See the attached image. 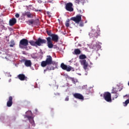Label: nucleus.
Masks as SVG:
<instances>
[{"mask_svg": "<svg viewBox=\"0 0 129 129\" xmlns=\"http://www.w3.org/2000/svg\"><path fill=\"white\" fill-rule=\"evenodd\" d=\"M76 1H77V3L78 4V5H80V3L82 2V0H76Z\"/></svg>", "mask_w": 129, "mask_h": 129, "instance_id": "nucleus-34", "label": "nucleus"}, {"mask_svg": "<svg viewBox=\"0 0 129 129\" xmlns=\"http://www.w3.org/2000/svg\"><path fill=\"white\" fill-rule=\"evenodd\" d=\"M123 98H124V99H129V95H125L123 96Z\"/></svg>", "mask_w": 129, "mask_h": 129, "instance_id": "nucleus-32", "label": "nucleus"}, {"mask_svg": "<svg viewBox=\"0 0 129 129\" xmlns=\"http://www.w3.org/2000/svg\"><path fill=\"white\" fill-rule=\"evenodd\" d=\"M16 18H19L20 17V14H16L15 15Z\"/></svg>", "mask_w": 129, "mask_h": 129, "instance_id": "nucleus-35", "label": "nucleus"}, {"mask_svg": "<svg viewBox=\"0 0 129 129\" xmlns=\"http://www.w3.org/2000/svg\"><path fill=\"white\" fill-rule=\"evenodd\" d=\"M29 45V41L27 39L23 38L20 41L19 47L21 49H25L28 50V46Z\"/></svg>", "mask_w": 129, "mask_h": 129, "instance_id": "nucleus-2", "label": "nucleus"}, {"mask_svg": "<svg viewBox=\"0 0 129 129\" xmlns=\"http://www.w3.org/2000/svg\"><path fill=\"white\" fill-rule=\"evenodd\" d=\"M101 96H102V95H101Z\"/></svg>", "mask_w": 129, "mask_h": 129, "instance_id": "nucleus-42", "label": "nucleus"}, {"mask_svg": "<svg viewBox=\"0 0 129 129\" xmlns=\"http://www.w3.org/2000/svg\"><path fill=\"white\" fill-rule=\"evenodd\" d=\"M46 33H47V35H48V36H50V37H51L52 36V35H53L54 34H52V33H51V31H46Z\"/></svg>", "mask_w": 129, "mask_h": 129, "instance_id": "nucleus-27", "label": "nucleus"}, {"mask_svg": "<svg viewBox=\"0 0 129 129\" xmlns=\"http://www.w3.org/2000/svg\"><path fill=\"white\" fill-rule=\"evenodd\" d=\"M11 80H9V82H10Z\"/></svg>", "mask_w": 129, "mask_h": 129, "instance_id": "nucleus-41", "label": "nucleus"}, {"mask_svg": "<svg viewBox=\"0 0 129 129\" xmlns=\"http://www.w3.org/2000/svg\"><path fill=\"white\" fill-rule=\"evenodd\" d=\"M52 56L47 55L46 60L41 61V67H46L48 65H52Z\"/></svg>", "mask_w": 129, "mask_h": 129, "instance_id": "nucleus-3", "label": "nucleus"}, {"mask_svg": "<svg viewBox=\"0 0 129 129\" xmlns=\"http://www.w3.org/2000/svg\"><path fill=\"white\" fill-rule=\"evenodd\" d=\"M0 8H1V5H0Z\"/></svg>", "mask_w": 129, "mask_h": 129, "instance_id": "nucleus-43", "label": "nucleus"}, {"mask_svg": "<svg viewBox=\"0 0 129 129\" xmlns=\"http://www.w3.org/2000/svg\"><path fill=\"white\" fill-rule=\"evenodd\" d=\"M27 118L29 119V120H34V117L31 116H27Z\"/></svg>", "mask_w": 129, "mask_h": 129, "instance_id": "nucleus-29", "label": "nucleus"}, {"mask_svg": "<svg viewBox=\"0 0 129 129\" xmlns=\"http://www.w3.org/2000/svg\"><path fill=\"white\" fill-rule=\"evenodd\" d=\"M57 95L59 96V95H60V94H57Z\"/></svg>", "mask_w": 129, "mask_h": 129, "instance_id": "nucleus-40", "label": "nucleus"}, {"mask_svg": "<svg viewBox=\"0 0 129 129\" xmlns=\"http://www.w3.org/2000/svg\"><path fill=\"white\" fill-rule=\"evenodd\" d=\"M16 23H17V20L15 18H12L9 21L10 26H14Z\"/></svg>", "mask_w": 129, "mask_h": 129, "instance_id": "nucleus-15", "label": "nucleus"}, {"mask_svg": "<svg viewBox=\"0 0 129 129\" xmlns=\"http://www.w3.org/2000/svg\"><path fill=\"white\" fill-rule=\"evenodd\" d=\"M60 67L61 69H62L63 70H66L68 72H70V71H71V70H72V68L71 66H67V65L64 64V63H61Z\"/></svg>", "mask_w": 129, "mask_h": 129, "instance_id": "nucleus-7", "label": "nucleus"}, {"mask_svg": "<svg viewBox=\"0 0 129 129\" xmlns=\"http://www.w3.org/2000/svg\"><path fill=\"white\" fill-rule=\"evenodd\" d=\"M69 22L70 20H67L66 23V27H67V28H68L69 27Z\"/></svg>", "mask_w": 129, "mask_h": 129, "instance_id": "nucleus-31", "label": "nucleus"}, {"mask_svg": "<svg viewBox=\"0 0 129 129\" xmlns=\"http://www.w3.org/2000/svg\"><path fill=\"white\" fill-rule=\"evenodd\" d=\"M89 36L90 38H98L99 36H100V30H95L92 29L89 33Z\"/></svg>", "mask_w": 129, "mask_h": 129, "instance_id": "nucleus-4", "label": "nucleus"}, {"mask_svg": "<svg viewBox=\"0 0 129 129\" xmlns=\"http://www.w3.org/2000/svg\"><path fill=\"white\" fill-rule=\"evenodd\" d=\"M111 93H115V94L117 93V91L116 90V88H113Z\"/></svg>", "mask_w": 129, "mask_h": 129, "instance_id": "nucleus-28", "label": "nucleus"}, {"mask_svg": "<svg viewBox=\"0 0 129 129\" xmlns=\"http://www.w3.org/2000/svg\"><path fill=\"white\" fill-rule=\"evenodd\" d=\"M81 64L84 66V69H85V70L87 69V68L88 67V63L86 61V60L83 59L81 60Z\"/></svg>", "mask_w": 129, "mask_h": 129, "instance_id": "nucleus-12", "label": "nucleus"}, {"mask_svg": "<svg viewBox=\"0 0 129 129\" xmlns=\"http://www.w3.org/2000/svg\"><path fill=\"white\" fill-rule=\"evenodd\" d=\"M33 25H37L39 24V19H35V20L33 19Z\"/></svg>", "mask_w": 129, "mask_h": 129, "instance_id": "nucleus-24", "label": "nucleus"}, {"mask_svg": "<svg viewBox=\"0 0 129 129\" xmlns=\"http://www.w3.org/2000/svg\"><path fill=\"white\" fill-rule=\"evenodd\" d=\"M51 64H53V66H54V69L55 68H57V67H58V63L56 62V61H53L52 60Z\"/></svg>", "mask_w": 129, "mask_h": 129, "instance_id": "nucleus-23", "label": "nucleus"}, {"mask_svg": "<svg viewBox=\"0 0 129 129\" xmlns=\"http://www.w3.org/2000/svg\"><path fill=\"white\" fill-rule=\"evenodd\" d=\"M46 14H47V15H48V17L49 18H50V17H51V13H50V12H49V11H47L46 12Z\"/></svg>", "mask_w": 129, "mask_h": 129, "instance_id": "nucleus-33", "label": "nucleus"}, {"mask_svg": "<svg viewBox=\"0 0 129 129\" xmlns=\"http://www.w3.org/2000/svg\"><path fill=\"white\" fill-rule=\"evenodd\" d=\"M74 96L75 98H77L78 99H84V97H83V96L80 93H75Z\"/></svg>", "mask_w": 129, "mask_h": 129, "instance_id": "nucleus-13", "label": "nucleus"}, {"mask_svg": "<svg viewBox=\"0 0 129 129\" xmlns=\"http://www.w3.org/2000/svg\"><path fill=\"white\" fill-rule=\"evenodd\" d=\"M79 58L81 59V60H83L84 59H86V55H85V54H81L79 56Z\"/></svg>", "mask_w": 129, "mask_h": 129, "instance_id": "nucleus-21", "label": "nucleus"}, {"mask_svg": "<svg viewBox=\"0 0 129 129\" xmlns=\"http://www.w3.org/2000/svg\"><path fill=\"white\" fill-rule=\"evenodd\" d=\"M66 101H68V100H69V97H67L65 99Z\"/></svg>", "mask_w": 129, "mask_h": 129, "instance_id": "nucleus-36", "label": "nucleus"}, {"mask_svg": "<svg viewBox=\"0 0 129 129\" xmlns=\"http://www.w3.org/2000/svg\"><path fill=\"white\" fill-rule=\"evenodd\" d=\"M47 43V40L46 39H43L41 38H38L36 40V44L37 46H42L43 44H46Z\"/></svg>", "mask_w": 129, "mask_h": 129, "instance_id": "nucleus-9", "label": "nucleus"}, {"mask_svg": "<svg viewBox=\"0 0 129 129\" xmlns=\"http://www.w3.org/2000/svg\"><path fill=\"white\" fill-rule=\"evenodd\" d=\"M71 21H73L76 24H79L82 20V15H78L75 17H73L71 18Z\"/></svg>", "mask_w": 129, "mask_h": 129, "instance_id": "nucleus-6", "label": "nucleus"}, {"mask_svg": "<svg viewBox=\"0 0 129 129\" xmlns=\"http://www.w3.org/2000/svg\"><path fill=\"white\" fill-rule=\"evenodd\" d=\"M73 54L74 55H80L81 54V50L79 48L75 49Z\"/></svg>", "mask_w": 129, "mask_h": 129, "instance_id": "nucleus-18", "label": "nucleus"}, {"mask_svg": "<svg viewBox=\"0 0 129 129\" xmlns=\"http://www.w3.org/2000/svg\"><path fill=\"white\" fill-rule=\"evenodd\" d=\"M35 12H41V10H35Z\"/></svg>", "mask_w": 129, "mask_h": 129, "instance_id": "nucleus-38", "label": "nucleus"}, {"mask_svg": "<svg viewBox=\"0 0 129 129\" xmlns=\"http://www.w3.org/2000/svg\"><path fill=\"white\" fill-rule=\"evenodd\" d=\"M73 4L71 3H68L66 5L65 9L68 12H73L74 9H73Z\"/></svg>", "mask_w": 129, "mask_h": 129, "instance_id": "nucleus-8", "label": "nucleus"}, {"mask_svg": "<svg viewBox=\"0 0 129 129\" xmlns=\"http://www.w3.org/2000/svg\"><path fill=\"white\" fill-rule=\"evenodd\" d=\"M69 78V79L72 80V81H74V78Z\"/></svg>", "mask_w": 129, "mask_h": 129, "instance_id": "nucleus-37", "label": "nucleus"}, {"mask_svg": "<svg viewBox=\"0 0 129 129\" xmlns=\"http://www.w3.org/2000/svg\"><path fill=\"white\" fill-rule=\"evenodd\" d=\"M48 66L46 67V69L44 70V73H45V72L47 71H51V70H55V67L53 66H52L51 64L47 65Z\"/></svg>", "mask_w": 129, "mask_h": 129, "instance_id": "nucleus-14", "label": "nucleus"}, {"mask_svg": "<svg viewBox=\"0 0 129 129\" xmlns=\"http://www.w3.org/2000/svg\"><path fill=\"white\" fill-rule=\"evenodd\" d=\"M17 77L21 81H24V80L27 81V79H28V78L23 74L18 75Z\"/></svg>", "mask_w": 129, "mask_h": 129, "instance_id": "nucleus-10", "label": "nucleus"}, {"mask_svg": "<svg viewBox=\"0 0 129 129\" xmlns=\"http://www.w3.org/2000/svg\"><path fill=\"white\" fill-rule=\"evenodd\" d=\"M24 64L26 67H31L32 66V62L30 60H26Z\"/></svg>", "mask_w": 129, "mask_h": 129, "instance_id": "nucleus-17", "label": "nucleus"}, {"mask_svg": "<svg viewBox=\"0 0 129 129\" xmlns=\"http://www.w3.org/2000/svg\"><path fill=\"white\" fill-rule=\"evenodd\" d=\"M23 16H27L28 18H33L34 16L33 14L31 13L30 12H26L25 13L23 14Z\"/></svg>", "mask_w": 129, "mask_h": 129, "instance_id": "nucleus-16", "label": "nucleus"}, {"mask_svg": "<svg viewBox=\"0 0 129 129\" xmlns=\"http://www.w3.org/2000/svg\"><path fill=\"white\" fill-rule=\"evenodd\" d=\"M15 45H16V44L15 43V41L12 40L11 41V44L10 45V47H14V46H15Z\"/></svg>", "mask_w": 129, "mask_h": 129, "instance_id": "nucleus-25", "label": "nucleus"}, {"mask_svg": "<svg viewBox=\"0 0 129 129\" xmlns=\"http://www.w3.org/2000/svg\"><path fill=\"white\" fill-rule=\"evenodd\" d=\"M129 103V99H127V100L126 101H125V102L123 103L124 106H126V105H127V104H128Z\"/></svg>", "mask_w": 129, "mask_h": 129, "instance_id": "nucleus-26", "label": "nucleus"}, {"mask_svg": "<svg viewBox=\"0 0 129 129\" xmlns=\"http://www.w3.org/2000/svg\"><path fill=\"white\" fill-rule=\"evenodd\" d=\"M79 26L80 27H83V26H84V23H83V21H82V20H81V22H80Z\"/></svg>", "mask_w": 129, "mask_h": 129, "instance_id": "nucleus-30", "label": "nucleus"}, {"mask_svg": "<svg viewBox=\"0 0 129 129\" xmlns=\"http://www.w3.org/2000/svg\"><path fill=\"white\" fill-rule=\"evenodd\" d=\"M1 54H3L4 55H2L1 57H2V58H5V59H8V57L7 56V55H8V53H7V52H1Z\"/></svg>", "mask_w": 129, "mask_h": 129, "instance_id": "nucleus-20", "label": "nucleus"}, {"mask_svg": "<svg viewBox=\"0 0 129 129\" xmlns=\"http://www.w3.org/2000/svg\"><path fill=\"white\" fill-rule=\"evenodd\" d=\"M103 98L107 102H111L112 100L111 99V94L109 92H105L103 94Z\"/></svg>", "mask_w": 129, "mask_h": 129, "instance_id": "nucleus-5", "label": "nucleus"}, {"mask_svg": "<svg viewBox=\"0 0 129 129\" xmlns=\"http://www.w3.org/2000/svg\"><path fill=\"white\" fill-rule=\"evenodd\" d=\"M115 98H117V96L116 95V97H115Z\"/></svg>", "mask_w": 129, "mask_h": 129, "instance_id": "nucleus-39", "label": "nucleus"}, {"mask_svg": "<svg viewBox=\"0 0 129 129\" xmlns=\"http://www.w3.org/2000/svg\"><path fill=\"white\" fill-rule=\"evenodd\" d=\"M29 43L31 45V46H37V41H34L33 40H30Z\"/></svg>", "mask_w": 129, "mask_h": 129, "instance_id": "nucleus-19", "label": "nucleus"}, {"mask_svg": "<svg viewBox=\"0 0 129 129\" xmlns=\"http://www.w3.org/2000/svg\"><path fill=\"white\" fill-rule=\"evenodd\" d=\"M13 105V97L10 96L9 97V100L7 101V106L8 107H11Z\"/></svg>", "mask_w": 129, "mask_h": 129, "instance_id": "nucleus-11", "label": "nucleus"}, {"mask_svg": "<svg viewBox=\"0 0 129 129\" xmlns=\"http://www.w3.org/2000/svg\"><path fill=\"white\" fill-rule=\"evenodd\" d=\"M26 23L27 24H29V26H30V25H34L33 19L29 20L28 21H26Z\"/></svg>", "mask_w": 129, "mask_h": 129, "instance_id": "nucleus-22", "label": "nucleus"}, {"mask_svg": "<svg viewBox=\"0 0 129 129\" xmlns=\"http://www.w3.org/2000/svg\"><path fill=\"white\" fill-rule=\"evenodd\" d=\"M51 37H46V41L47 46L49 49H52L53 48L54 45L53 44V41L55 42V43H57L58 41H59V36L57 34H52Z\"/></svg>", "mask_w": 129, "mask_h": 129, "instance_id": "nucleus-1", "label": "nucleus"}]
</instances>
